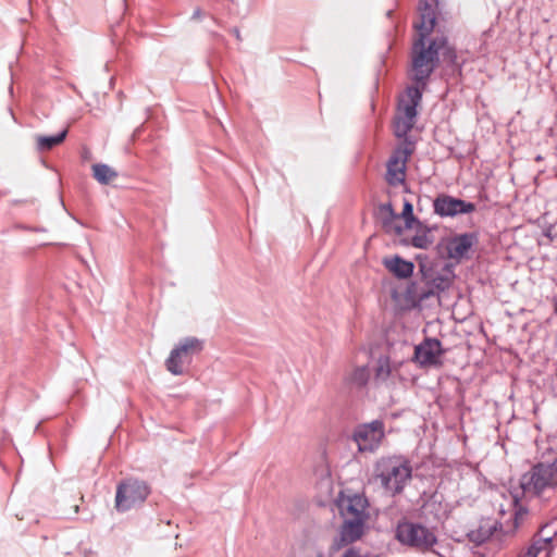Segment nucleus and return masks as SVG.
Masks as SVG:
<instances>
[{
  "mask_svg": "<svg viewBox=\"0 0 557 557\" xmlns=\"http://www.w3.org/2000/svg\"><path fill=\"white\" fill-rule=\"evenodd\" d=\"M370 379V370L368 367H358L350 375V382L359 387L366 386Z\"/></svg>",
  "mask_w": 557,
  "mask_h": 557,
  "instance_id": "obj_26",
  "label": "nucleus"
},
{
  "mask_svg": "<svg viewBox=\"0 0 557 557\" xmlns=\"http://www.w3.org/2000/svg\"><path fill=\"white\" fill-rule=\"evenodd\" d=\"M554 310L555 313L557 314V296L554 298Z\"/></svg>",
  "mask_w": 557,
  "mask_h": 557,
  "instance_id": "obj_32",
  "label": "nucleus"
},
{
  "mask_svg": "<svg viewBox=\"0 0 557 557\" xmlns=\"http://www.w3.org/2000/svg\"><path fill=\"white\" fill-rule=\"evenodd\" d=\"M478 243V235L475 233H463L453 236L447 243L448 257L456 260H461L467 257L469 250Z\"/></svg>",
  "mask_w": 557,
  "mask_h": 557,
  "instance_id": "obj_13",
  "label": "nucleus"
},
{
  "mask_svg": "<svg viewBox=\"0 0 557 557\" xmlns=\"http://www.w3.org/2000/svg\"><path fill=\"white\" fill-rule=\"evenodd\" d=\"M150 494L149 485L141 480L128 478L116 486L115 509L126 512L144 504Z\"/></svg>",
  "mask_w": 557,
  "mask_h": 557,
  "instance_id": "obj_3",
  "label": "nucleus"
},
{
  "mask_svg": "<svg viewBox=\"0 0 557 557\" xmlns=\"http://www.w3.org/2000/svg\"><path fill=\"white\" fill-rule=\"evenodd\" d=\"M230 32L235 36V38L238 41H242V35H240V32H239V29L237 27H233Z\"/></svg>",
  "mask_w": 557,
  "mask_h": 557,
  "instance_id": "obj_31",
  "label": "nucleus"
},
{
  "mask_svg": "<svg viewBox=\"0 0 557 557\" xmlns=\"http://www.w3.org/2000/svg\"><path fill=\"white\" fill-rule=\"evenodd\" d=\"M318 557H323V555H322V554H319V556H318Z\"/></svg>",
  "mask_w": 557,
  "mask_h": 557,
  "instance_id": "obj_35",
  "label": "nucleus"
},
{
  "mask_svg": "<svg viewBox=\"0 0 557 557\" xmlns=\"http://www.w3.org/2000/svg\"><path fill=\"white\" fill-rule=\"evenodd\" d=\"M414 141H407L398 145L389 157L386 164V182L392 186L405 183L406 163L414 151Z\"/></svg>",
  "mask_w": 557,
  "mask_h": 557,
  "instance_id": "obj_6",
  "label": "nucleus"
},
{
  "mask_svg": "<svg viewBox=\"0 0 557 557\" xmlns=\"http://www.w3.org/2000/svg\"><path fill=\"white\" fill-rule=\"evenodd\" d=\"M416 235L411 238V245L416 248L428 249L433 244V238L430 236V228L423 224L422 228L413 226Z\"/></svg>",
  "mask_w": 557,
  "mask_h": 557,
  "instance_id": "obj_23",
  "label": "nucleus"
},
{
  "mask_svg": "<svg viewBox=\"0 0 557 557\" xmlns=\"http://www.w3.org/2000/svg\"><path fill=\"white\" fill-rule=\"evenodd\" d=\"M374 478L391 496L400 495L412 479V467L403 455L381 457L374 465Z\"/></svg>",
  "mask_w": 557,
  "mask_h": 557,
  "instance_id": "obj_1",
  "label": "nucleus"
},
{
  "mask_svg": "<svg viewBox=\"0 0 557 557\" xmlns=\"http://www.w3.org/2000/svg\"><path fill=\"white\" fill-rule=\"evenodd\" d=\"M441 355V342L436 338H426L414 348V360L421 366L436 364Z\"/></svg>",
  "mask_w": 557,
  "mask_h": 557,
  "instance_id": "obj_15",
  "label": "nucleus"
},
{
  "mask_svg": "<svg viewBox=\"0 0 557 557\" xmlns=\"http://www.w3.org/2000/svg\"><path fill=\"white\" fill-rule=\"evenodd\" d=\"M384 423L381 420H373L356 428L354 432V441L358 445L360 451L373 453L379 448L384 438Z\"/></svg>",
  "mask_w": 557,
  "mask_h": 557,
  "instance_id": "obj_8",
  "label": "nucleus"
},
{
  "mask_svg": "<svg viewBox=\"0 0 557 557\" xmlns=\"http://www.w3.org/2000/svg\"><path fill=\"white\" fill-rule=\"evenodd\" d=\"M546 528H547V524L543 525L540 529V531L536 534H534V536L532 539V543L524 554L525 556L539 557V555L542 552H544V550L550 552L552 550L553 540H554V536L556 535V532H554L549 536H543V533Z\"/></svg>",
  "mask_w": 557,
  "mask_h": 557,
  "instance_id": "obj_18",
  "label": "nucleus"
},
{
  "mask_svg": "<svg viewBox=\"0 0 557 557\" xmlns=\"http://www.w3.org/2000/svg\"><path fill=\"white\" fill-rule=\"evenodd\" d=\"M425 88L413 85L406 89V97L400 100L398 106V115L414 121L418 115L417 108L422 100V94Z\"/></svg>",
  "mask_w": 557,
  "mask_h": 557,
  "instance_id": "obj_12",
  "label": "nucleus"
},
{
  "mask_svg": "<svg viewBox=\"0 0 557 557\" xmlns=\"http://www.w3.org/2000/svg\"><path fill=\"white\" fill-rule=\"evenodd\" d=\"M391 374L389 361L387 358H380L375 368L374 381L376 383L385 382Z\"/></svg>",
  "mask_w": 557,
  "mask_h": 557,
  "instance_id": "obj_25",
  "label": "nucleus"
},
{
  "mask_svg": "<svg viewBox=\"0 0 557 557\" xmlns=\"http://www.w3.org/2000/svg\"><path fill=\"white\" fill-rule=\"evenodd\" d=\"M203 349V341L197 337H185L171 350L165 360L166 370L173 375H182L184 367L190 364L193 357Z\"/></svg>",
  "mask_w": 557,
  "mask_h": 557,
  "instance_id": "obj_5",
  "label": "nucleus"
},
{
  "mask_svg": "<svg viewBox=\"0 0 557 557\" xmlns=\"http://www.w3.org/2000/svg\"><path fill=\"white\" fill-rule=\"evenodd\" d=\"M379 210L381 214L384 215L383 219V226L385 228H388L392 226L393 222L397 219H399V215L394 211L393 206L391 202L387 203H381L379 207Z\"/></svg>",
  "mask_w": 557,
  "mask_h": 557,
  "instance_id": "obj_27",
  "label": "nucleus"
},
{
  "mask_svg": "<svg viewBox=\"0 0 557 557\" xmlns=\"http://www.w3.org/2000/svg\"><path fill=\"white\" fill-rule=\"evenodd\" d=\"M368 508L369 502L363 494H354L352 496L347 497V499L343 500L341 504V512L343 517H351L362 519L364 521H367L370 517Z\"/></svg>",
  "mask_w": 557,
  "mask_h": 557,
  "instance_id": "obj_14",
  "label": "nucleus"
},
{
  "mask_svg": "<svg viewBox=\"0 0 557 557\" xmlns=\"http://www.w3.org/2000/svg\"><path fill=\"white\" fill-rule=\"evenodd\" d=\"M437 5V0H424L419 4V22L414 23L418 30V38L426 39L432 33L436 23V15L434 7Z\"/></svg>",
  "mask_w": 557,
  "mask_h": 557,
  "instance_id": "obj_11",
  "label": "nucleus"
},
{
  "mask_svg": "<svg viewBox=\"0 0 557 557\" xmlns=\"http://www.w3.org/2000/svg\"><path fill=\"white\" fill-rule=\"evenodd\" d=\"M454 276V272L447 265L441 269V271L432 273L428 280L429 290L422 294V298L447 290L453 283Z\"/></svg>",
  "mask_w": 557,
  "mask_h": 557,
  "instance_id": "obj_16",
  "label": "nucleus"
},
{
  "mask_svg": "<svg viewBox=\"0 0 557 557\" xmlns=\"http://www.w3.org/2000/svg\"><path fill=\"white\" fill-rule=\"evenodd\" d=\"M92 175L97 182L108 185L117 177V172L104 163H96L92 165Z\"/></svg>",
  "mask_w": 557,
  "mask_h": 557,
  "instance_id": "obj_22",
  "label": "nucleus"
},
{
  "mask_svg": "<svg viewBox=\"0 0 557 557\" xmlns=\"http://www.w3.org/2000/svg\"><path fill=\"white\" fill-rule=\"evenodd\" d=\"M436 44L435 50L438 51V62L442 61L447 66H457V52L456 49L449 45L446 37H435L432 39Z\"/></svg>",
  "mask_w": 557,
  "mask_h": 557,
  "instance_id": "obj_19",
  "label": "nucleus"
},
{
  "mask_svg": "<svg viewBox=\"0 0 557 557\" xmlns=\"http://www.w3.org/2000/svg\"><path fill=\"white\" fill-rule=\"evenodd\" d=\"M384 267L397 278L406 280L413 274L414 264L399 256H393L383 260Z\"/></svg>",
  "mask_w": 557,
  "mask_h": 557,
  "instance_id": "obj_17",
  "label": "nucleus"
},
{
  "mask_svg": "<svg viewBox=\"0 0 557 557\" xmlns=\"http://www.w3.org/2000/svg\"><path fill=\"white\" fill-rule=\"evenodd\" d=\"M395 232H396L397 234H401L403 228H401L400 226H396V227H395Z\"/></svg>",
  "mask_w": 557,
  "mask_h": 557,
  "instance_id": "obj_34",
  "label": "nucleus"
},
{
  "mask_svg": "<svg viewBox=\"0 0 557 557\" xmlns=\"http://www.w3.org/2000/svg\"><path fill=\"white\" fill-rule=\"evenodd\" d=\"M528 511L527 509H523V508H519L518 510H516L511 521H510V527L504 531V533L506 535H511L516 532V530L519 528L520 525V521L527 516Z\"/></svg>",
  "mask_w": 557,
  "mask_h": 557,
  "instance_id": "obj_28",
  "label": "nucleus"
},
{
  "mask_svg": "<svg viewBox=\"0 0 557 557\" xmlns=\"http://www.w3.org/2000/svg\"><path fill=\"white\" fill-rule=\"evenodd\" d=\"M416 122L409 121V119L397 115L394 122V134L397 138L401 139L399 145H404L407 141H412L408 136V133L413 128Z\"/></svg>",
  "mask_w": 557,
  "mask_h": 557,
  "instance_id": "obj_21",
  "label": "nucleus"
},
{
  "mask_svg": "<svg viewBox=\"0 0 557 557\" xmlns=\"http://www.w3.org/2000/svg\"><path fill=\"white\" fill-rule=\"evenodd\" d=\"M436 44L430 40L428 46L425 39L417 38L411 49V75L414 85L426 88L428 82L438 66V51Z\"/></svg>",
  "mask_w": 557,
  "mask_h": 557,
  "instance_id": "obj_2",
  "label": "nucleus"
},
{
  "mask_svg": "<svg viewBox=\"0 0 557 557\" xmlns=\"http://www.w3.org/2000/svg\"><path fill=\"white\" fill-rule=\"evenodd\" d=\"M492 530L488 532V534L485 537L480 539L481 542H484L486 539H488L492 535Z\"/></svg>",
  "mask_w": 557,
  "mask_h": 557,
  "instance_id": "obj_33",
  "label": "nucleus"
},
{
  "mask_svg": "<svg viewBox=\"0 0 557 557\" xmlns=\"http://www.w3.org/2000/svg\"><path fill=\"white\" fill-rule=\"evenodd\" d=\"M557 484V480L552 474L550 468L539 462L532 469L524 473L520 479V486L524 493L541 495L547 487Z\"/></svg>",
  "mask_w": 557,
  "mask_h": 557,
  "instance_id": "obj_7",
  "label": "nucleus"
},
{
  "mask_svg": "<svg viewBox=\"0 0 557 557\" xmlns=\"http://www.w3.org/2000/svg\"><path fill=\"white\" fill-rule=\"evenodd\" d=\"M434 213L441 218H454L459 214L472 213L476 206L459 198H455L447 194H440L433 200Z\"/></svg>",
  "mask_w": 557,
  "mask_h": 557,
  "instance_id": "obj_9",
  "label": "nucleus"
},
{
  "mask_svg": "<svg viewBox=\"0 0 557 557\" xmlns=\"http://www.w3.org/2000/svg\"><path fill=\"white\" fill-rule=\"evenodd\" d=\"M344 522L339 529V534L333 540L332 552H337L343 547L361 539L364 532L366 521L357 518L343 517Z\"/></svg>",
  "mask_w": 557,
  "mask_h": 557,
  "instance_id": "obj_10",
  "label": "nucleus"
},
{
  "mask_svg": "<svg viewBox=\"0 0 557 557\" xmlns=\"http://www.w3.org/2000/svg\"><path fill=\"white\" fill-rule=\"evenodd\" d=\"M398 215L405 220L406 228H413V226L423 227V223L414 216L413 206L409 200L404 201L403 211Z\"/></svg>",
  "mask_w": 557,
  "mask_h": 557,
  "instance_id": "obj_24",
  "label": "nucleus"
},
{
  "mask_svg": "<svg viewBox=\"0 0 557 557\" xmlns=\"http://www.w3.org/2000/svg\"><path fill=\"white\" fill-rule=\"evenodd\" d=\"M395 537L403 545L420 550H428L437 542L435 534L430 529L420 523H413L407 520L398 522L395 530Z\"/></svg>",
  "mask_w": 557,
  "mask_h": 557,
  "instance_id": "obj_4",
  "label": "nucleus"
},
{
  "mask_svg": "<svg viewBox=\"0 0 557 557\" xmlns=\"http://www.w3.org/2000/svg\"><path fill=\"white\" fill-rule=\"evenodd\" d=\"M201 16H202V10L200 8H196L191 15V20L198 21L201 18Z\"/></svg>",
  "mask_w": 557,
  "mask_h": 557,
  "instance_id": "obj_30",
  "label": "nucleus"
},
{
  "mask_svg": "<svg viewBox=\"0 0 557 557\" xmlns=\"http://www.w3.org/2000/svg\"><path fill=\"white\" fill-rule=\"evenodd\" d=\"M343 557H361V555L359 549L350 547L344 553Z\"/></svg>",
  "mask_w": 557,
  "mask_h": 557,
  "instance_id": "obj_29",
  "label": "nucleus"
},
{
  "mask_svg": "<svg viewBox=\"0 0 557 557\" xmlns=\"http://www.w3.org/2000/svg\"><path fill=\"white\" fill-rule=\"evenodd\" d=\"M67 129H63L57 135L52 136H44L38 135L36 136V143H37V149L39 151H48L51 150L53 147L62 144L64 139L66 138Z\"/></svg>",
  "mask_w": 557,
  "mask_h": 557,
  "instance_id": "obj_20",
  "label": "nucleus"
}]
</instances>
